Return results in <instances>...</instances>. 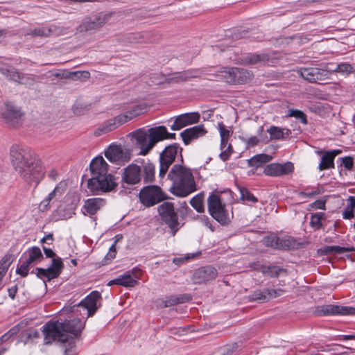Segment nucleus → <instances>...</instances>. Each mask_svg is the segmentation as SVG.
<instances>
[{
	"instance_id": "11",
	"label": "nucleus",
	"mask_w": 355,
	"mask_h": 355,
	"mask_svg": "<svg viewBox=\"0 0 355 355\" xmlns=\"http://www.w3.org/2000/svg\"><path fill=\"white\" fill-rule=\"evenodd\" d=\"M157 209L162 219L171 229L173 235L174 236L177 232L178 216L175 211L173 204L169 202H165L160 205Z\"/></svg>"
},
{
	"instance_id": "12",
	"label": "nucleus",
	"mask_w": 355,
	"mask_h": 355,
	"mask_svg": "<svg viewBox=\"0 0 355 355\" xmlns=\"http://www.w3.org/2000/svg\"><path fill=\"white\" fill-rule=\"evenodd\" d=\"M23 113L20 109L11 103L5 104L1 117L8 125L17 127L22 123Z\"/></svg>"
},
{
	"instance_id": "27",
	"label": "nucleus",
	"mask_w": 355,
	"mask_h": 355,
	"mask_svg": "<svg viewBox=\"0 0 355 355\" xmlns=\"http://www.w3.org/2000/svg\"><path fill=\"white\" fill-rule=\"evenodd\" d=\"M92 177H100L107 174L108 164L103 157H96L90 163Z\"/></svg>"
},
{
	"instance_id": "45",
	"label": "nucleus",
	"mask_w": 355,
	"mask_h": 355,
	"mask_svg": "<svg viewBox=\"0 0 355 355\" xmlns=\"http://www.w3.org/2000/svg\"><path fill=\"white\" fill-rule=\"evenodd\" d=\"M203 197L201 194H198L191 199L190 203L191 206L198 211L202 212L204 211Z\"/></svg>"
},
{
	"instance_id": "61",
	"label": "nucleus",
	"mask_w": 355,
	"mask_h": 355,
	"mask_svg": "<svg viewBox=\"0 0 355 355\" xmlns=\"http://www.w3.org/2000/svg\"><path fill=\"white\" fill-rule=\"evenodd\" d=\"M43 250L44 252L45 255L47 257L51 258V257H53L55 256L54 252L51 249H50V248H47L46 247L43 246Z\"/></svg>"
},
{
	"instance_id": "2",
	"label": "nucleus",
	"mask_w": 355,
	"mask_h": 355,
	"mask_svg": "<svg viewBox=\"0 0 355 355\" xmlns=\"http://www.w3.org/2000/svg\"><path fill=\"white\" fill-rule=\"evenodd\" d=\"M27 162L18 171V173L28 184L37 185L44 177V166L42 162L36 157Z\"/></svg>"
},
{
	"instance_id": "8",
	"label": "nucleus",
	"mask_w": 355,
	"mask_h": 355,
	"mask_svg": "<svg viewBox=\"0 0 355 355\" xmlns=\"http://www.w3.org/2000/svg\"><path fill=\"white\" fill-rule=\"evenodd\" d=\"M135 145L139 148V155H146L154 147L148 129L139 128L130 134Z\"/></svg>"
},
{
	"instance_id": "26",
	"label": "nucleus",
	"mask_w": 355,
	"mask_h": 355,
	"mask_svg": "<svg viewBox=\"0 0 355 355\" xmlns=\"http://www.w3.org/2000/svg\"><path fill=\"white\" fill-rule=\"evenodd\" d=\"M105 204V200L101 198H89L85 200L81 209L84 215H94Z\"/></svg>"
},
{
	"instance_id": "51",
	"label": "nucleus",
	"mask_w": 355,
	"mask_h": 355,
	"mask_svg": "<svg viewBox=\"0 0 355 355\" xmlns=\"http://www.w3.org/2000/svg\"><path fill=\"white\" fill-rule=\"evenodd\" d=\"M32 264L27 259L24 260L17 268V272L20 275L21 277H26L29 270V267Z\"/></svg>"
},
{
	"instance_id": "31",
	"label": "nucleus",
	"mask_w": 355,
	"mask_h": 355,
	"mask_svg": "<svg viewBox=\"0 0 355 355\" xmlns=\"http://www.w3.org/2000/svg\"><path fill=\"white\" fill-rule=\"evenodd\" d=\"M263 243L266 246L276 249H285L289 247L288 240L281 239L274 234L265 236L263 239Z\"/></svg>"
},
{
	"instance_id": "42",
	"label": "nucleus",
	"mask_w": 355,
	"mask_h": 355,
	"mask_svg": "<svg viewBox=\"0 0 355 355\" xmlns=\"http://www.w3.org/2000/svg\"><path fill=\"white\" fill-rule=\"evenodd\" d=\"M168 178L173 181V185L171 187V191L175 194V196H178V189H177V184H178V165L175 164L170 173H168Z\"/></svg>"
},
{
	"instance_id": "52",
	"label": "nucleus",
	"mask_w": 355,
	"mask_h": 355,
	"mask_svg": "<svg viewBox=\"0 0 355 355\" xmlns=\"http://www.w3.org/2000/svg\"><path fill=\"white\" fill-rule=\"evenodd\" d=\"M324 214L321 212L313 214L310 221L311 225L315 229H319L321 226V220Z\"/></svg>"
},
{
	"instance_id": "5",
	"label": "nucleus",
	"mask_w": 355,
	"mask_h": 355,
	"mask_svg": "<svg viewBox=\"0 0 355 355\" xmlns=\"http://www.w3.org/2000/svg\"><path fill=\"white\" fill-rule=\"evenodd\" d=\"M105 157L112 163L123 165L131 159V150L125 146L111 144L105 151Z\"/></svg>"
},
{
	"instance_id": "13",
	"label": "nucleus",
	"mask_w": 355,
	"mask_h": 355,
	"mask_svg": "<svg viewBox=\"0 0 355 355\" xmlns=\"http://www.w3.org/2000/svg\"><path fill=\"white\" fill-rule=\"evenodd\" d=\"M218 130L220 137V149L221 150L219 157L221 160L226 161L229 159L233 153L232 146L229 143L230 131L223 123H218Z\"/></svg>"
},
{
	"instance_id": "33",
	"label": "nucleus",
	"mask_w": 355,
	"mask_h": 355,
	"mask_svg": "<svg viewBox=\"0 0 355 355\" xmlns=\"http://www.w3.org/2000/svg\"><path fill=\"white\" fill-rule=\"evenodd\" d=\"M200 115L198 112H189L179 114V129L199 121Z\"/></svg>"
},
{
	"instance_id": "19",
	"label": "nucleus",
	"mask_w": 355,
	"mask_h": 355,
	"mask_svg": "<svg viewBox=\"0 0 355 355\" xmlns=\"http://www.w3.org/2000/svg\"><path fill=\"white\" fill-rule=\"evenodd\" d=\"M178 148L175 146L166 147L160 155V169L159 175L164 176L167 172L169 166L175 159Z\"/></svg>"
},
{
	"instance_id": "3",
	"label": "nucleus",
	"mask_w": 355,
	"mask_h": 355,
	"mask_svg": "<svg viewBox=\"0 0 355 355\" xmlns=\"http://www.w3.org/2000/svg\"><path fill=\"white\" fill-rule=\"evenodd\" d=\"M207 204L210 215L220 224L225 225L231 222L233 214L229 213L218 195L211 193L208 197Z\"/></svg>"
},
{
	"instance_id": "37",
	"label": "nucleus",
	"mask_w": 355,
	"mask_h": 355,
	"mask_svg": "<svg viewBox=\"0 0 355 355\" xmlns=\"http://www.w3.org/2000/svg\"><path fill=\"white\" fill-rule=\"evenodd\" d=\"M268 60V57L266 54H249L248 55L243 62L244 64H255L258 63H266Z\"/></svg>"
},
{
	"instance_id": "15",
	"label": "nucleus",
	"mask_w": 355,
	"mask_h": 355,
	"mask_svg": "<svg viewBox=\"0 0 355 355\" xmlns=\"http://www.w3.org/2000/svg\"><path fill=\"white\" fill-rule=\"evenodd\" d=\"M63 263L60 258L52 259V263L48 268H37V276L39 278H46L48 281L58 277L63 268Z\"/></svg>"
},
{
	"instance_id": "4",
	"label": "nucleus",
	"mask_w": 355,
	"mask_h": 355,
	"mask_svg": "<svg viewBox=\"0 0 355 355\" xmlns=\"http://www.w3.org/2000/svg\"><path fill=\"white\" fill-rule=\"evenodd\" d=\"M116 185L114 177L110 173L101 177H92L87 182V187L94 194L112 191Z\"/></svg>"
},
{
	"instance_id": "47",
	"label": "nucleus",
	"mask_w": 355,
	"mask_h": 355,
	"mask_svg": "<svg viewBox=\"0 0 355 355\" xmlns=\"http://www.w3.org/2000/svg\"><path fill=\"white\" fill-rule=\"evenodd\" d=\"M40 333L35 329H28L24 331L21 336V340L24 343L32 341L35 339L38 338Z\"/></svg>"
},
{
	"instance_id": "58",
	"label": "nucleus",
	"mask_w": 355,
	"mask_h": 355,
	"mask_svg": "<svg viewBox=\"0 0 355 355\" xmlns=\"http://www.w3.org/2000/svg\"><path fill=\"white\" fill-rule=\"evenodd\" d=\"M342 164L346 169L351 170L354 166L353 159L351 157H343Z\"/></svg>"
},
{
	"instance_id": "59",
	"label": "nucleus",
	"mask_w": 355,
	"mask_h": 355,
	"mask_svg": "<svg viewBox=\"0 0 355 355\" xmlns=\"http://www.w3.org/2000/svg\"><path fill=\"white\" fill-rule=\"evenodd\" d=\"M200 252L187 253V254H184L183 257H179V263L187 261L189 260L196 259V257H198L200 255Z\"/></svg>"
},
{
	"instance_id": "55",
	"label": "nucleus",
	"mask_w": 355,
	"mask_h": 355,
	"mask_svg": "<svg viewBox=\"0 0 355 355\" xmlns=\"http://www.w3.org/2000/svg\"><path fill=\"white\" fill-rule=\"evenodd\" d=\"M116 117V120L119 121L120 125H121L132 119V117L130 115V114L128 112H125L123 114L117 115Z\"/></svg>"
},
{
	"instance_id": "29",
	"label": "nucleus",
	"mask_w": 355,
	"mask_h": 355,
	"mask_svg": "<svg viewBox=\"0 0 355 355\" xmlns=\"http://www.w3.org/2000/svg\"><path fill=\"white\" fill-rule=\"evenodd\" d=\"M263 128L260 126L257 130V136H252L247 137L243 135H239V138L243 143L245 144L247 148H251L257 146L259 142L267 144L269 141V139L266 135H263Z\"/></svg>"
},
{
	"instance_id": "25",
	"label": "nucleus",
	"mask_w": 355,
	"mask_h": 355,
	"mask_svg": "<svg viewBox=\"0 0 355 355\" xmlns=\"http://www.w3.org/2000/svg\"><path fill=\"white\" fill-rule=\"evenodd\" d=\"M148 131L154 146L160 141L175 137V133H169L166 128L163 125L148 128Z\"/></svg>"
},
{
	"instance_id": "43",
	"label": "nucleus",
	"mask_w": 355,
	"mask_h": 355,
	"mask_svg": "<svg viewBox=\"0 0 355 355\" xmlns=\"http://www.w3.org/2000/svg\"><path fill=\"white\" fill-rule=\"evenodd\" d=\"M349 205L343 212V216L345 219H351L354 217V209L355 207V197L350 196L348 199Z\"/></svg>"
},
{
	"instance_id": "1",
	"label": "nucleus",
	"mask_w": 355,
	"mask_h": 355,
	"mask_svg": "<svg viewBox=\"0 0 355 355\" xmlns=\"http://www.w3.org/2000/svg\"><path fill=\"white\" fill-rule=\"evenodd\" d=\"M100 299V293L92 291L72 308L71 311L74 315L80 318L64 322L49 321L46 323L42 330L45 344L53 342L65 343L63 355H75L76 347L74 340L84 329L86 319L93 315L98 309Z\"/></svg>"
},
{
	"instance_id": "56",
	"label": "nucleus",
	"mask_w": 355,
	"mask_h": 355,
	"mask_svg": "<svg viewBox=\"0 0 355 355\" xmlns=\"http://www.w3.org/2000/svg\"><path fill=\"white\" fill-rule=\"evenodd\" d=\"M51 29L45 27L40 28L34 31L33 34L37 36L47 37L51 35Z\"/></svg>"
},
{
	"instance_id": "57",
	"label": "nucleus",
	"mask_w": 355,
	"mask_h": 355,
	"mask_svg": "<svg viewBox=\"0 0 355 355\" xmlns=\"http://www.w3.org/2000/svg\"><path fill=\"white\" fill-rule=\"evenodd\" d=\"M58 191V188H55L53 191H52L48 196L44 199L41 203L42 206H44V207H47L50 201L55 198V193Z\"/></svg>"
},
{
	"instance_id": "53",
	"label": "nucleus",
	"mask_w": 355,
	"mask_h": 355,
	"mask_svg": "<svg viewBox=\"0 0 355 355\" xmlns=\"http://www.w3.org/2000/svg\"><path fill=\"white\" fill-rule=\"evenodd\" d=\"M127 112L130 114L132 119H134L143 114L144 112V108L142 107V105H135L132 106L131 108L129 109Z\"/></svg>"
},
{
	"instance_id": "7",
	"label": "nucleus",
	"mask_w": 355,
	"mask_h": 355,
	"mask_svg": "<svg viewBox=\"0 0 355 355\" xmlns=\"http://www.w3.org/2000/svg\"><path fill=\"white\" fill-rule=\"evenodd\" d=\"M79 202L76 196H67L53 212V217L55 220H67L76 214V209Z\"/></svg>"
},
{
	"instance_id": "49",
	"label": "nucleus",
	"mask_w": 355,
	"mask_h": 355,
	"mask_svg": "<svg viewBox=\"0 0 355 355\" xmlns=\"http://www.w3.org/2000/svg\"><path fill=\"white\" fill-rule=\"evenodd\" d=\"M288 115L291 117H295L300 120L303 124L307 123L306 114L299 110H289Z\"/></svg>"
},
{
	"instance_id": "35",
	"label": "nucleus",
	"mask_w": 355,
	"mask_h": 355,
	"mask_svg": "<svg viewBox=\"0 0 355 355\" xmlns=\"http://www.w3.org/2000/svg\"><path fill=\"white\" fill-rule=\"evenodd\" d=\"M235 84H243L250 81L253 78L252 73L244 69L234 67Z\"/></svg>"
},
{
	"instance_id": "9",
	"label": "nucleus",
	"mask_w": 355,
	"mask_h": 355,
	"mask_svg": "<svg viewBox=\"0 0 355 355\" xmlns=\"http://www.w3.org/2000/svg\"><path fill=\"white\" fill-rule=\"evenodd\" d=\"M196 191V185L191 172L179 165V197H186Z\"/></svg>"
},
{
	"instance_id": "34",
	"label": "nucleus",
	"mask_w": 355,
	"mask_h": 355,
	"mask_svg": "<svg viewBox=\"0 0 355 355\" xmlns=\"http://www.w3.org/2000/svg\"><path fill=\"white\" fill-rule=\"evenodd\" d=\"M268 132L270 134V139L280 140L284 139L285 137H288L291 132L289 129L282 128L277 126L272 125L268 130Z\"/></svg>"
},
{
	"instance_id": "28",
	"label": "nucleus",
	"mask_w": 355,
	"mask_h": 355,
	"mask_svg": "<svg viewBox=\"0 0 355 355\" xmlns=\"http://www.w3.org/2000/svg\"><path fill=\"white\" fill-rule=\"evenodd\" d=\"M234 67H221L211 75L210 80H223L230 84H235Z\"/></svg>"
},
{
	"instance_id": "64",
	"label": "nucleus",
	"mask_w": 355,
	"mask_h": 355,
	"mask_svg": "<svg viewBox=\"0 0 355 355\" xmlns=\"http://www.w3.org/2000/svg\"><path fill=\"white\" fill-rule=\"evenodd\" d=\"M173 124L171 125V128L173 130H178V116L173 118Z\"/></svg>"
},
{
	"instance_id": "39",
	"label": "nucleus",
	"mask_w": 355,
	"mask_h": 355,
	"mask_svg": "<svg viewBox=\"0 0 355 355\" xmlns=\"http://www.w3.org/2000/svg\"><path fill=\"white\" fill-rule=\"evenodd\" d=\"M27 260L31 263L38 262L43 258L41 250L38 247H33L27 251Z\"/></svg>"
},
{
	"instance_id": "17",
	"label": "nucleus",
	"mask_w": 355,
	"mask_h": 355,
	"mask_svg": "<svg viewBox=\"0 0 355 355\" xmlns=\"http://www.w3.org/2000/svg\"><path fill=\"white\" fill-rule=\"evenodd\" d=\"M299 75L310 83L324 80L329 77V72L326 69L316 67H304L297 70Z\"/></svg>"
},
{
	"instance_id": "22",
	"label": "nucleus",
	"mask_w": 355,
	"mask_h": 355,
	"mask_svg": "<svg viewBox=\"0 0 355 355\" xmlns=\"http://www.w3.org/2000/svg\"><path fill=\"white\" fill-rule=\"evenodd\" d=\"M207 133L203 125H198L187 128L180 133V137L184 145H189L192 141L205 136Z\"/></svg>"
},
{
	"instance_id": "46",
	"label": "nucleus",
	"mask_w": 355,
	"mask_h": 355,
	"mask_svg": "<svg viewBox=\"0 0 355 355\" xmlns=\"http://www.w3.org/2000/svg\"><path fill=\"white\" fill-rule=\"evenodd\" d=\"M333 72H337L343 75H348L353 72V67L348 63L338 64L336 69L332 70Z\"/></svg>"
},
{
	"instance_id": "18",
	"label": "nucleus",
	"mask_w": 355,
	"mask_h": 355,
	"mask_svg": "<svg viewBox=\"0 0 355 355\" xmlns=\"http://www.w3.org/2000/svg\"><path fill=\"white\" fill-rule=\"evenodd\" d=\"M141 178V170L137 164H131L123 169L122 182L134 185L139 183Z\"/></svg>"
},
{
	"instance_id": "20",
	"label": "nucleus",
	"mask_w": 355,
	"mask_h": 355,
	"mask_svg": "<svg viewBox=\"0 0 355 355\" xmlns=\"http://www.w3.org/2000/svg\"><path fill=\"white\" fill-rule=\"evenodd\" d=\"M0 72L8 80L17 82L21 84L28 85L32 80L30 77L20 73L15 69L9 67L1 61Z\"/></svg>"
},
{
	"instance_id": "44",
	"label": "nucleus",
	"mask_w": 355,
	"mask_h": 355,
	"mask_svg": "<svg viewBox=\"0 0 355 355\" xmlns=\"http://www.w3.org/2000/svg\"><path fill=\"white\" fill-rule=\"evenodd\" d=\"M178 302V298L175 296H169L166 298L158 299L157 306L159 308L170 307L175 305Z\"/></svg>"
},
{
	"instance_id": "32",
	"label": "nucleus",
	"mask_w": 355,
	"mask_h": 355,
	"mask_svg": "<svg viewBox=\"0 0 355 355\" xmlns=\"http://www.w3.org/2000/svg\"><path fill=\"white\" fill-rule=\"evenodd\" d=\"M282 291L280 290L275 291L273 289H265L263 291H256L253 294H252L250 297L251 300L263 302L265 300H268L271 298L276 297L280 295V293Z\"/></svg>"
},
{
	"instance_id": "16",
	"label": "nucleus",
	"mask_w": 355,
	"mask_h": 355,
	"mask_svg": "<svg viewBox=\"0 0 355 355\" xmlns=\"http://www.w3.org/2000/svg\"><path fill=\"white\" fill-rule=\"evenodd\" d=\"M111 17L110 14L101 13L98 15L84 20L78 26L79 32L95 31L105 24Z\"/></svg>"
},
{
	"instance_id": "14",
	"label": "nucleus",
	"mask_w": 355,
	"mask_h": 355,
	"mask_svg": "<svg viewBox=\"0 0 355 355\" xmlns=\"http://www.w3.org/2000/svg\"><path fill=\"white\" fill-rule=\"evenodd\" d=\"M316 314L318 315H355V308L348 306H338L334 304H326L318 306L316 309Z\"/></svg>"
},
{
	"instance_id": "6",
	"label": "nucleus",
	"mask_w": 355,
	"mask_h": 355,
	"mask_svg": "<svg viewBox=\"0 0 355 355\" xmlns=\"http://www.w3.org/2000/svg\"><path fill=\"white\" fill-rule=\"evenodd\" d=\"M139 196L141 202L146 207L153 206L166 198L162 189L155 185L144 187Z\"/></svg>"
},
{
	"instance_id": "38",
	"label": "nucleus",
	"mask_w": 355,
	"mask_h": 355,
	"mask_svg": "<svg viewBox=\"0 0 355 355\" xmlns=\"http://www.w3.org/2000/svg\"><path fill=\"white\" fill-rule=\"evenodd\" d=\"M120 126L119 121L116 120V117L110 119L108 120L105 124H103L100 128L97 130V131L100 132L98 135L105 134L109 132H111L118 127Z\"/></svg>"
},
{
	"instance_id": "50",
	"label": "nucleus",
	"mask_w": 355,
	"mask_h": 355,
	"mask_svg": "<svg viewBox=\"0 0 355 355\" xmlns=\"http://www.w3.org/2000/svg\"><path fill=\"white\" fill-rule=\"evenodd\" d=\"M17 327H15L12 329H11L8 333L3 335L0 338V343H2L3 342L7 341L11 335H13L17 333ZM7 349V344H5L2 347L0 346V355Z\"/></svg>"
},
{
	"instance_id": "10",
	"label": "nucleus",
	"mask_w": 355,
	"mask_h": 355,
	"mask_svg": "<svg viewBox=\"0 0 355 355\" xmlns=\"http://www.w3.org/2000/svg\"><path fill=\"white\" fill-rule=\"evenodd\" d=\"M10 157L17 172L28 162L27 161L33 158L27 148L18 144H14L10 147Z\"/></svg>"
},
{
	"instance_id": "36",
	"label": "nucleus",
	"mask_w": 355,
	"mask_h": 355,
	"mask_svg": "<svg viewBox=\"0 0 355 355\" xmlns=\"http://www.w3.org/2000/svg\"><path fill=\"white\" fill-rule=\"evenodd\" d=\"M272 157L267 154H259L253 156L248 160V165L251 167L259 168L263 164L270 162Z\"/></svg>"
},
{
	"instance_id": "54",
	"label": "nucleus",
	"mask_w": 355,
	"mask_h": 355,
	"mask_svg": "<svg viewBox=\"0 0 355 355\" xmlns=\"http://www.w3.org/2000/svg\"><path fill=\"white\" fill-rule=\"evenodd\" d=\"M352 250H353L351 248L340 247V246H338V245L328 246L326 248V252H328V253H332V252L343 253V252H349Z\"/></svg>"
},
{
	"instance_id": "24",
	"label": "nucleus",
	"mask_w": 355,
	"mask_h": 355,
	"mask_svg": "<svg viewBox=\"0 0 355 355\" xmlns=\"http://www.w3.org/2000/svg\"><path fill=\"white\" fill-rule=\"evenodd\" d=\"M217 270L213 267H202L194 272L193 280L196 283L205 282L214 279L217 277Z\"/></svg>"
},
{
	"instance_id": "40",
	"label": "nucleus",
	"mask_w": 355,
	"mask_h": 355,
	"mask_svg": "<svg viewBox=\"0 0 355 355\" xmlns=\"http://www.w3.org/2000/svg\"><path fill=\"white\" fill-rule=\"evenodd\" d=\"M240 200L244 201L245 204L252 205L256 203L257 198L247 189L240 188Z\"/></svg>"
},
{
	"instance_id": "63",
	"label": "nucleus",
	"mask_w": 355,
	"mask_h": 355,
	"mask_svg": "<svg viewBox=\"0 0 355 355\" xmlns=\"http://www.w3.org/2000/svg\"><path fill=\"white\" fill-rule=\"evenodd\" d=\"M313 205L318 209H324V206H325L324 202H321V201H320V202L316 201L314 202Z\"/></svg>"
},
{
	"instance_id": "21",
	"label": "nucleus",
	"mask_w": 355,
	"mask_h": 355,
	"mask_svg": "<svg viewBox=\"0 0 355 355\" xmlns=\"http://www.w3.org/2000/svg\"><path fill=\"white\" fill-rule=\"evenodd\" d=\"M293 165L291 162L284 164L272 163L268 164L263 170V173L268 176H282L287 175L293 171Z\"/></svg>"
},
{
	"instance_id": "60",
	"label": "nucleus",
	"mask_w": 355,
	"mask_h": 355,
	"mask_svg": "<svg viewBox=\"0 0 355 355\" xmlns=\"http://www.w3.org/2000/svg\"><path fill=\"white\" fill-rule=\"evenodd\" d=\"M116 250L115 248V243L112 244L109 250V252H107V255L105 256V259L111 260L114 259L116 257Z\"/></svg>"
},
{
	"instance_id": "62",
	"label": "nucleus",
	"mask_w": 355,
	"mask_h": 355,
	"mask_svg": "<svg viewBox=\"0 0 355 355\" xmlns=\"http://www.w3.org/2000/svg\"><path fill=\"white\" fill-rule=\"evenodd\" d=\"M17 286H13L8 289V295L12 298L14 299L16 293H17Z\"/></svg>"
},
{
	"instance_id": "30",
	"label": "nucleus",
	"mask_w": 355,
	"mask_h": 355,
	"mask_svg": "<svg viewBox=\"0 0 355 355\" xmlns=\"http://www.w3.org/2000/svg\"><path fill=\"white\" fill-rule=\"evenodd\" d=\"M341 153L340 150H334L326 151L324 155L321 157L320 163L318 166L320 171H323L329 168H334V158L336 155Z\"/></svg>"
},
{
	"instance_id": "41",
	"label": "nucleus",
	"mask_w": 355,
	"mask_h": 355,
	"mask_svg": "<svg viewBox=\"0 0 355 355\" xmlns=\"http://www.w3.org/2000/svg\"><path fill=\"white\" fill-rule=\"evenodd\" d=\"M155 166L151 163H147L144 166V179L146 182H153L155 178Z\"/></svg>"
},
{
	"instance_id": "48",
	"label": "nucleus",
	"mask_w": 355,
	"mask_h": 355,
	"mask_svg": "<svg viewBox=\"0 0 355 355\" xmlns=\"http://www.w3.org/2000/svg\"><path fill=\"white\" fill-rule=\"evenodd\" d=\"M283 270L277 266L263 267L262 272L270 277H277Z\"/></svg>"
},
{
	"instance_id": "23",
	"label": "nucleus",
	"mask_w": 355,
	"mask_h": 355,
	"mask_svg": "<svg viewBox=\"0 0 355 355\" xmlns=\"http://www.w3.org/2000/svg\"><path fill=\"white\" fill-rule=\"evenodd\" d=\"M137 279L138 276L135 275V270H129L110 281L107 286L119 285L126 288L133 287L138 284Z\"/></svg>"
}]
</instances>
